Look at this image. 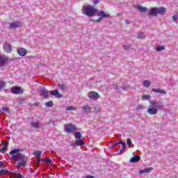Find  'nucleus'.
<instances>
[{
    "label": "nucleus",
    "mask_w": 178,
    "mask_h": 178,
    "mask_svg": "<svg viewBox=\"0 0 178 178\" xmlns=\"http://www.w3.org/2000/svg\"><path fill=\"white\" fill-rule=\"evenodd\" d=\"M66 111H76V107H74V106H67L65 108Z\"/></svg>",
    "instance_id": "nucleus-30"
},
{
    "label": "nucleus",
    "mask_w": 178,
    "mask_h": 178,
    "mask_svg": "<svg viewBox=\"0 0 178 178\" xmlns=\"http://www.w3.org/2000/svg\"><path fill=\"white\" fill-rule=\"evenodd\" d=\"M13 94H20L22 92V88L20 87H13L10 89Z\"/></svg>",
    "instance_id": "nucleus-13"
},
{
    "label": "nucleus",
    "mask_w": 178,
    "mask_h": 178,
    "mask_svg": "<svg viewBox=\"0 0 178 178\" xmlns=\"http://www.w3.org/2000/svg\"><path fill=\"white\" fill-rule=\"evenodd\" d=\"M141 109H143V106L139 105V106L137 107V110H138V111H141Z\"/></svg>",
    "instance_id": "nucleus-42"
},
{
    "label": "nucleus",
    "mask_w": 178,
    "mask_h": 178,
    "mask_svg": "<svg viewBox=\"0 0 178 178\" xmlns=\"http://www.w3.org/2000/svg\"><path fill=\"white\" fill-rule=\"evenodd\" d=\"M136 9H138V10H140V12H142L143 13L147 12V8L141 6H137Z\"/></svg>",
    "instance_id": "nucleus-21"
},
{
    "label": "nucleus",
    "mask_w": 178,
    "mask_h": 178,
    "mask_svg": "<svg viewBox=\"0 0 178 178\" xmlns=\"http://www.w3.org/2000/svg\"><path fill=\"white\" fill-rule=\"evenodd\" d=\"M152 170V168H145L144 170H141L139 171L140 175H143V173H148Z\"/></svg>",
    "instance_id": "nucleus-19"
},
{
    "label": "nucleus",
    "mask_w": 178,
    "mask_h": 178,
    "mask_svg": "<svg viewBox=\"0 0 178 178\" xmlns=\"http://www.w3.org/2000/svg\"><path fill=\"white\" fill-rule=\"evenodd\" d=\"M94 3H95H95H99V1H95L94 2Z\"/></svg>",
    "instance_id": "nucleus-47"
},
{
    "label": "nucleus",
    "mask_w": 178,
    "mask_h": 178,
    "mask_svg": "<svg viewBox=\"0 0 178 178\" xmlns=\"http://www.w3.org/2000/svg\"><path fill=\"white\" fill-rule=\"evenodd\" d=\"M157 15H164L166 12V9L163 7L156 8Z\"/></svg>",
    "instance_id": "nucleus-16"
},
{
    "label": "nucleus",
    "mask_w": 178,
    "mask_h": 178,
    "mask_svg": "<svg viewBox=\"0 0 178 178\" xmlns=\"http://www.w3.org/2000/svg\"><path fill=\"white\" fill-rule=\"evenodd\" d=\"M51 95H54L56 98H63V95L59 92V90H54L50 92Z\"/></svg>",
    "instance_id": "nucleus-8"
},
{
    "label": "nucleus",
    "mask_w": 178,
    "mask_h": 178,
    "mask_svg": "<svg viewBox=\"0 0 178 178\" xmlns=\"http://www.w3.org/2000/svg\"><path fill=\"white\" fill-rule=\"evenodd\" d=\"M40 95L41 97H43V98L47 99L49 97V91L45 89H41Z\"/></svg>",
    "instance_id": "nucleus-11"
},
{
    "label": "nucleus",
    "mask_w": 178,
    "mask_h": 178,
    "mask_svg": "<svg viewBox=\"0 0 178 178\" xmlns=\"http://www.w3.org/2000/svg\"><path fill=\"white\" fill-rule=\"evenodd\" d=\"M138 161H140V156H135L130 159V162H131L132 163L138 162Z\"/></svg>",
    "instance_id": "nucleus-20"
},
{
    "label": "nucleus",
    "mask_w": 178,
    "mask_h": 178,
    "mask_svg": "<svg viewBox=\"0 0 178 178\" xmlns=\"http://www.w3.org/2000/svg\"><path fill=\"white\" fill-rule=\"evenodd\" d=\"M0 112H9V108H8V107H2V108L0 109Z\"/></svg>",
    "instance_id": "nucleus-31"
},
{
    "label": "nucleus",
    "mask_w": 178,
    "mask_h": 178,
    "mask_svg": "<svg viewBox=\"0 0 178 178\" xmlns=\"http://www.w3.org/2000/svg\"><path fill=\"white\" fill-rule=\"evenodd\" d=\"M97 22H101V17L98 18Z\"/></svg>",
    "instance_id": "nucleus-48"
},
{
    "label": "nucleus",
    "mask_w": 178,
    "mask_h": 178,
    "mask_svg": "<svg viewBox=\"0 0 178 178\" xmlns=\"http://www.w3.org/2000/svg\"><path fill=\"white\" fill-rule=\"evenodd\" d=\"M75 138L76 140H81V134L80 132H75Z\"/></svg>",
    "instance_id": "nucleus-26"
},
{
    "label": "nucleus",
    "mask_w": 178,
    "mask_h": 178,
    "mask_svg": "<svg viewBox=\"0 0 178 178\" xmlns=\"http://www.w3.org/2000/svg\"><path fill=\"white\" fill-rule=\"evenodd\" d=\"M42 154V152L41 151H35V152H33V155H35V156H37L39 159L41 158Z\"/></svg>",
    "instance_id": "nucleus-22"
},
{
    "label": "nucleus",
    "mask_w": 178,
    "mask_h": 178,
    "mask_svg": "<svg viewBox=\"0 0 178 178\" xmlns=\"http://www.w3.org/2000/svg\"><path fill=\"white\" fill-rule=\"evenodd\" d=\"M2 151V149L1 148H0V152Z\"/></svg>",
    "instance_id": "nucleus-51"
},
{
    "label": "nucleus",
    "mask_w": 178,
    "mask_h": 178,
    "mask_svg": "<svg viewBox=\"0 0 178 178\" xmlns=\"http://www.w3.org/2000/svg\"><path fill=\"white\" fill-rule=\"evenodd\" d=\"M26 162L27 161H22V162L17 163V167L22 168V166H25Z\"/></svg>",
    "instance_id": "nucleus-29"
},
{
    "label": "nucleus",
    "mask_w": 178,
    "mask_h": 178,
    "mask_svg": "<svg viewBox=\"0 0 178 178\" xmlns=\"http://www.w3.org/2000/svg\"><path fill=\"white\" fill-rule=\"evenodd\" d=\"M86 178H95V177L91 176V175H88V176L86 177Z\"/></svg>",
    "instance_id": "nucleus-46"
},
{
    "label": "nucleus",
    "mask_w": 178,
    "mask_h": 178,
    "mask_svg": "<svg viewBox=\"0 0 178 178\" xmlns=\"http://www.w3.org/2000/svg\"><path fill=\"white\" fill-rule=\"evenodd\" d=\"M3 50L7 54H10L12 52V46L9 43H6L3 45Z\"/></svg>",
    "instance_id": "nucleus-9"
},
{
    "label": "nucleus",
    "mask_w": 178,
    "mask_h": 178,
    "mask_svg": "<svg viewBox=\"0 0 178 178\" xmlns=\"http://www.w3.org/2000/svg\"><path fill=\"white\" fill-rule=\"evenodd\" d=\"M0 168H5V165H3V163L2 161H0Z\"/></svg>",
    "instance_id": "nucleus-43"
},
{
    "label": "nucleus",
    "mask_w": 178,
    "mask_h": 178,
    "mask_svg": "<svg viewBox=\"0 0 178 178\" xmlns=\"http://www.w3.org/2000/svg\"><path fill=\"white\" fill-rule=\"evenodd\" d=\"M149 95H143V97H142V99H149Z\"/></svg>",
    "instance_id": "nucleus-40"
},
{
    "label": "nucleus",
    "mask_w": 178,
    "mask_h": 178,
    "mask_svg": "<svg viewBox=\"0 0 178 178\" xmlns=\"http://www.w3.org/2000/svg\"><path fill=\"white\" fill-rule=\"evenodd\" d=\"M75 145L77 147H81L84 145V140L81 139H76L75 141Z\"/></svg>",
    "instance_id": "nucleus-17"
},
{
    "label": "nucleus",
    "mask_w": 178,
    "mask_h": 178,
    "mask_svg": "<svg viewBox=\"0 0 178 178\" xmlns=\"http://www.w3.org/2000/svg\"><path fill=\"white\" fill-rule=\"evenodd\" d=\"M82 13L88 17H91L98 13V10L90 5H86L83 6Z\"/></svg>",
    "instance_id": "nucleus-3"
},
{
    "label": "nucleus",
    "mask_w": 178,
    "mask_h": 178,
    "mask_svg": "<svg viewBox=\"0 0 178 178\" xmlns=\"http://www.w3.org/2000/svg\"><path fill=\"white\" fill-rule=\"evenodd\" d=\"M8 62V58L5 55H0V67H3Z\"/></svg>",
    "instance_id": "nucleus-5"
},
{
    "label": "nucleus",
    "mask_w": 178,
    "mask_h": 178,
    "mask_svg": "<svg viewBox=\"0 0 178 178\" xmlns=\"http://www.w3.org/2000/svg\"><path fill=\"white\" fill-rule=\"evenodd\" d=\"M17 52L20 56H26V55H27V50L24 48L18 49Z\"/></svg>",
    "instance_id": "nucleus-10"
},
{
    "label": "nucleus",
    "mask_w": 178,
    "mask_h": 178,
    "mask_svg": "<svg viewBox=\"0 0 178 178\" xmlns=\"http://www.w3.org/2000/svg\"><path fill=\"white\" fill-rule=\"evenodd\" d=\"M147 16H156L157 11H156V8H151L148 13H147Z\"/></svg>",
    "instance_id": "nucleus-12"
},
{
    "label": "nucleus",
    "mask_w": 178,
    "mask_h": 178,
    "mask_svg": "<svg viewBox=\"0 0 178 178\" xmlns=\"http://www.w3.org/2000/svg\"><path fill=\"white\" fill-rule=\"evenodd\" d=\"M126 149V144L123 143L121 145V149H120V154H122V152Z\"/></svg>",
    "instance_id": "nucleus-27"
},
{
    "label": "nucleus",
    "mask_w": 178,
    "mask_h": 178,
    "mask_svg": "<svg viewBox=\"0 0 178 178\" xmlns=\"http://www.w3.org/2000/svg\"><path fill=\"white\" fill-rule=\"evenodd\" d=\"M143 86L145 87H149V86H151V82L148 80H145L144 82H143Z\"/></svg>",
    "instance_id": "nucleus-28"
},
{
    "label": "nucleus",
    "mask_w": 178,
    "mask_h": 178,
    "mask_svg": "<svg viewBox=\"0 0 178 178\" xmlns=\"http://www.w3.org/2000/svg\"><path fill=\"white\" fill-rule=\"evenodd\" d=\"M44 161L46 162V163H48L49 165V163H51V162H52V161L50 159H45Z\"/></svg>",
    "instance_id": "nucleus-39"
},
{
    "label": "nucleus",
    "mask_w": 178,
    "mask_h": 178,
    "mask_svg": "<svg viewBox=\"0 0 178 178\" xmlns=\"http://www.w3.org/2000/svg\"><path fill=\"white\" fill-rule=\"evenodd\" d=\"M60 90H62V91H65V90H66V86L63 84H61V85H58Z\"/></svg>",
    "instance_id": "nucleus-37"
},
{
    "label": "nucleus",
    "mask_w": 178,
    "mask_h": 178,
    "mask_svg": "<svg viewBox=\"0 0 178 178\" xmlns=\"http://www.w3.org/2000/svg\"><path fill=\"white\" fill-rule=\"evenodd\" d=\"M5 82L0 81V90H2V88H5Z\"/></svg>",
    "instance_id": "nucleus-33"
},
{
    "label": "nucleus",
    "mask_w": 178,
    "mask_h": 178,
    "mask_svg": "<svg viewBox=\"0 0 178 178\" xmlns=\"http://www.w3.org/2000/svg\"><path fill=\"white\" fill-rule=\"evenodd\" d=\"M127 144L128 147L130 148V147H131V139L127 138Z\"/></svg>",
    "instance_id": "nucleus-35"
},
{
    "label": "nucleus",
    "mask_w": 178,
    "mask_h": 178,
    "mask_svg": "<svg viewBox=\"0 0 178 178\" xmlns=\"http://www.w3.org/2000/svg\"><path fill=\"white\" fill-rule=\"evenodd\" d=\"M119 144H121V145H122V144H124V142L120 141V142H118V143H114V145H119Z\"/></svg>",
    "instance_id": "nucleus-41"
},
{
    "label": "nucleus",
    "mask_w": 178,
    "mask_h": 178,
    "mask_svg": "<svg viewBox=\"0 0 178 178\" xmlns=\"http://www.w3.org/2000/svg\"><path fill=\"white\" fill-rule=\"evenodd\" d=\"M8 145H9V143L6 142V143H3V147H1V151H5V149H6V148H8Z\"/></svg>",
    "instance_id": "nucleus-25"
},
{
    "label": "nucleus",
    "mask_w": 178,
    "mask_h": 178,
    "mask_svg": "<svg viewBox=\"0 0 178 178\" xmlns=\"http://www.w3.org/2000/svg\"><path fill=\"white\" fill-rule=\"evenodd\" d=\"M149 104L150 106L147 108V113H149V115H156V113H158V109L161 111L165 109L163 104H160L155 101L150 100Z\"/></svg>",
    "instance_id": "nucleus-1"
},
{
    "label": "nucleus",
    "mask_w": 178,
    "mask_h": 178,
    "mask_svg": "<svg viewBox=\"0 0 178 178\" xmlns=\"http://www.w3.org/2000/svg\"><path fill=\"white\" fill-rule=\"evenodd\" d=\"M88 97L90 99H98V98H99V95H98L97 92L92 91L88 93Z\"/></svg>",
    "instance_id": "nucleus-6"
},
{
    "label": "nucleus",
    "mask_w": 178,
    "mask_h": 178,
    "mask_svg": "<svg viewBox=\"0 0 178 178\" xmlns=\"http://www.w3.org/2000/svg\"><path fill=\"white\" fill-rule=\"evenodd\" d=\"M126 23H127V24H129V22L128 21H126Z\"/></svg>",
    "instance_id": "nucleus-50"
},
{
    "label": "nucleus",
    "mask_w": 178,
    "mask_h": 178,
    "mask_svg": "<svg viewBox=\"0 0 178 178\" xmlns=\"http://www.w3.org/2000/svg\"><path fill=\"white\" fill-rule=\"evenodd\" d=\"M115 145H113V146H111V148H113L115 147Z\"/></svg>",
    "instance_id": "nucleus-49"
},
{
    "label": "nucleus",
    "mask_w": 178,
    "mask_h": 178,
    "mask_svg": "<svg viewBox=\"0 0 178 178\" xmlns=\"http://www.w3.org/2000/svg\"><path fill=\"white\" fill-rule=\"evenodd\" d=\"M8 27L12 29H17V27H22V22H15L10 23Z\"/></svg>",
    "instance_id": "nucleus-7"
},
{
    "label": "nucleus",
    "mask_w": 178,
    "mask_h": 178,
    "mask_svg": "<svg viewBox=\"0 0 178 178\" xmlns=\"http://www.w3.org/2000/svg\"><path fill=\"white\" fill-rule=\"evenodd\" d=\"M6 173H8V170H0V176H3V175H6Z\"/></svg>",
    "instance_id": "nucleus-34"
},
{
    "label": "nucleus",
    "mask_w": 178,
    "mask_h": 178,
    "mask_svg": "<svg viewBox=\"0 0 178 178\" xmlns=\"http://www.w3.org/2000/svg\"><path fill=\"white\" fill-rule=\"evenodd\" d=\"M31 126H33L34 129H38V127H40V124L38 123V122H35L31 123Z\"/></svg>",
    "instance_id": "nucleus-24"
},
{
    "label": "nucleus",
    "mask_w": 178,
    "mask_h": 178,
    "mask_svg": "<svg viewBox=\"0 0 178 178\" xmlns=\"http://www.w3.org/2000/svg\"><path fill=\"white\" fill-rule=\"evenodd\" d=\"M65 127L66 133H72V131H76V130L75 125L72 124H66L65 125Z\"/></svg>",
    "instance_id": "nucleus-4"
},
{
    "label": "nucleus",
    "mask_w": 178,
    "mask_h": 178,
    "mask_svg": "<svg viewBox=\"0 0 178 178\" xmlns=\"http://www.w3.org/2000/svg\"><path fill=\"white\" fill-rule=\"evenodd\" d=\"M45 105L48 108H52V106H54V102H52V101H49V102H46Z\"/></svg>",
    "instance_id": "nucleus-23"
},
{
    "label": "nucleus",
    "mask_w": 178,
    "mask_h": 178,
    "mask_svg": "<svg viewBox=\"0 0 178 178\" xmlns=\"http://www.w3.org/2000/svg\"><path fill=\"white\" fill-rule=\"evenodd\" d=\"M153 92H156L159 94H164L166 95V91L163 89H156V88H154L153 89Z\"/></svg>",
    "instance_id": "nucleus-18"
},
{
    "label": "nucleus",
    "mask_w": 178,
    "mask_h": 178,
    "mask_svg": "<svg viewBox=\"0 0 178 178\" xmlns=\"http://www.w3.org/2000/svg\"><path fill=\"white\" fill-rule=\"evenodd\" d=\"M15 177L16 178H23V175L17 174L15 175Z\"/></svg>",
    "instance_id": "nucleus-44"
},
{
    "label": "nucleus",
    "mask_w": 178,
    "mask_h": 178,
    "mask_svg": "<svg viewBox=\"0 0 178 178\" xmlns=\"http://www.w3.org/2000/svg\"><path fill=\"white\" fill-rule=\"evenodd\" d=\"M138 38H141L142 40L145 38V35H144V33H139L138 35Z\"/></svg>",
    "instance_id": "nucleus-36"
},
{
    "label": "nucleus",
    "mask_w": 178,
    "mask_h": 178,
    "mask_svg": "<svg viewBox=\"0 0 178 178\" xmlns=\"http://www.w3.org/2000/svg\"><path fill=\"white\" fill-rule=\"evenodd\" d=\"M172 19L174 20V22H176V20H178V13L173 15Z\"/></svg>",
    "instance_id": "nucleus-38"
},
{
    "label": "nucleus",
    "mask_w": 178,
    "mask_h": 178,
    "mask_svg": "<svg viewBox=\"0 0 178 178\" xmlns=\"http://www.w3.org/2000/svg\"><path fill=\"white\" fill-rule=\"evenodd\" d=\"M14 161H21L22 162H27V158L20 153V149H14L10 152Z\"/></svg>",
    "instance_id": "nucleus-2"
},
{
    "label": "nucleus",
    "mask_w": 178,
    "mask_h": 178,
    "mask_svg": "<svg viewBox=\"0 0 178 178\" xmlns=\"http://www.w3.org/2000/svg\"><path fill=\"white\" fill-rule=\"evenodd\" d=\"M82 111L84 112V113H90L91 112V107L87 104H85L82 107Z\"/></svg>",
    "instance_id": "nucleus-14"
},
{
    "label": "nucleus",
    "mask_w": 178,
    "mask_h": 178,
    "mask_svg": "<svg viewBox=\"0 0 178 178\" xmlns=\"http://www.w3.org/2000/svg\"><path fill=\"white\" fill-rule=\"evenodd\" d=\"M97 15L99 16V17H102V19L109 17V15L105 13L104 10L97 11Z\"/></svg>",
    "instance_id": "nucleus-15"
},
{
    "label": "nucleus",
    "mask_w": 178,
    "mask_h": 178,
    "mask_svg": "<svg viewBox=\"0 0 178 178\" xmlns=\"http://www.w3.org/2000/svg\"><path fill=\"white\" fill-rule=\"evenodd\" d=\"M163 49H165V47H163V46H158L156 47V51L158 52H159L160 51H163Z\"/></svg>",
    "instance_id": "nucleus-32"
},
{
    "label": "nucleus",
    "mask_w": 178,
    "mask_h": 178,
    "mask_svg": "<svg viewBox=\"0 0 178 178\" xmlns=\"http://www.w3.org/2000/svg\"><path fill=\"white\" fill-rule=\"evenodd\" d=\"M124 49H125V51H127V50L130 49V47H129V46H124Z\"/></svg>",
    "instance_id": "nucleus-45"
}]
</instances>
